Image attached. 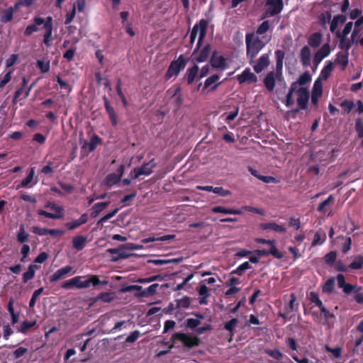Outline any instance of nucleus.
<instances>
[{
    "instance_id": "obj_1",
    "label": "nucleus",
    "mask_w": 363,
    "mask_h": 363,
    "mask_svg": "<svg viewBox=\"0 0 363 363\" xmlns=\"http://www.w3.org/2000/svg\"><path fill=\"white\" fill-rule=\"evenodd\" d=\"M53 19L52 16H48L46 19L35 16L33 19V23L26 26L24 30L25 36H30L33 33L39 30V26H43L45 33L43 35V43L48 48L52 45V30H53Z\"/></svg>"
},
{
    "instance_id": "obj_2",
    "label": "nucleus",
    "mask_w": 363,
    "mask_h": 363,
    "mask_svg": "<svg viewBox=\"0 0 363 363\" xmlns=\"http://www.w3.org/2000/svg\"><path fill=\"white\" fill-rule=\"evenodd\" d=\"M246 55L250 65L253 64V59H255L258 53L266 45L264 42L255 33H248L245 35Z\"/></svg>"
},
{
    "instance_id": "obj_3",
    "label": "nucleus",
    "mask_w": 363,
    "mask_h": 363,
    "mask_svg": "<svg viewBox=\"0 0 363 363\" xmlns=\"http://www.w3.org/2000/svg\"><path fill=\"white\" fill-rule=\"evenodd\" d=\"M208 26V21L204 18L201 19L193 26L190 33L191 45L194 43L198 33L199 34L198 42L196 43V48L194 50V55L197 54V52L201 47L202 43L206 35Z\"/></svg>"
},
{
    "instance_id": "obj_4",
    "label": "nucleus",
    "mask_w": 363,
    "mask_h": 363,
    "mask_svg": "<svg viewBox=\"0 0 363 363\" xmlns=\"http://www.w3.org/2000/svg\"><path fill=\"white\" fill-rule=\"evenodd\" d=\"M178 341L182 342L188 348L199 346L201 343L200 339L192 334L187 335L184 333H176L171 337V344L169 348L172 349L174 347Z\"/></svg>"
},
{
    "instance_id": "obj_5",
    "label": "nucleus",
    "mask_w": 363,
    "mask_h": 363,
    "mask_svg": "<svg viewBox=\"0 0 363 363\" xmlns=\"http://www.w3.org/2000/svg\"><path fill=\"white\" fill-rule=\"evenodd\" d=\"M186 63L187 61L184 56L183 55H180L177 60H173L170 63L164 76L165 79L169 80L173 76H177L180 71L184 69Z\"/></svg>"
},
{
    "instance_id": "obj_6",
    "label": "nucleus",
    "mask_w": 363,
    "mask_h": 363,
    "mask_svg": "<svg viewBox=\"0 0 363 363\" xmlns=\"http://www.w3.org/2000/svg\"><path fill=\"white\" fill-rule=\"evenodd\" d=\"M83 277H76L77 284L76 288L77 289H86L90 286H97L99 285H106L108 281L106 280L101 281L97 275H91L88 279L82 280Z\"/></svg>"
},
{
    "instance_id": "obj_7",
    "label": "nucleus",
    "mask_w": 363,
    "mask_h": 363,
    "mask_svg": "<svg viewBox=\"0 0 363 363\" xmlns=\"http://www.w3.org/2000/svg\"><path fill=\"white\" fill-rule=\"evenodd\" d=\"M211 51V45L206 43L203 48H200L197 54L194 55V52L191 54V59L194 62L201 63L206 62L210 56Z\"/></svg>"
},
{
    "instance_id": "obj_8",
    "label": "nucleus",
    "mask_w": 363,
    "mask_h": 363,
    "mask_svg": "<svg viewBox=\"0 0 363 363\" xmlns=\"http://www.w3.org/2000/svg\"><path fill=\"white\" fill-rule=\"evenodd\" d=\"M296 296L294 294L290 295L289 303L284 307L283 312H279V316L283 319L286 320L290 313L297 311L298 309V303H296Z\"/></svg>"
},
{
    "instance_id": "obj_9",
    "label": "nucleus",
    "mask_w": 363,
    "mask_h": 363,
    "mask_svg": "<svg viewBox=\"0 0 363 363\" xmlns=\"http://www.w3.org/2000/svg\"><path fill=\"white\" fill-rule=\"evenodd\" d=\"M266 13L270 16L279 14L283 9V0H267Z\"/></svg>"
},
{
    "instance_id": "obj_10",
    "label": "nucleus",
    "mask_w": 363,
    "mask_h": 363,
    "mask_svg": "<svg viewBox=\"0 0 363 363\" xmlns=\"http://www.w3.org/2000/svg\"><path fill=\"white\" fill-rule=\"evenodd\" d=\"M211 66L216 69L223 70L227 67L226 58L223 55H218V52L214 50L210 58Z\"/></svg>"
},
{
    "instance_id": "obj_11",
    "label": "nucleus",
    "mask_w": 363,
    "mask_h": 363,
    "mask_svg": "<svg viewBox=\"0 0 363 363\" xmlns=\"http://www.w3.org/2000/svg\"><path fill=\"white\" fill-rule=\"evenodd\" d=\"M269 63V53H264L258 60H255L253 59V64L252 65L255 72L258 74L267 67Z\"/></svg>"
},
{
    "instance_id": "obj_12",
    "label": "nucleus",
    "mask_w": 363,
    "mask_h": 363,
    "mask_svg": "<svg viewBox=\"0 0 363 363\" xmlns=\"http://www.w3.org/2000/svg\"><path fill=\"white\" fill-rule=\"evenodd\" d=\"M297 104L299 108L305 110L308 108L309 92L307 88L300 87L297 90Z\"/></svg>"
},
{
    "instance_id": "obj_13",
    "label": "nucleus",
    "mask_w": 363,
    "mask_h": 363,
    "mask_svg": "<svg viewBox=\"0 0 363 363\" xmlns=\"http://www.w3.org/2000/svg\"><path fill=\"white\" fill-rule=\"evenodd\" d=\"M103 101L104 108L106 109L107 114L108 115V118L111 121L112 125L116 126L118 125V118L114 108L111 106V102L106 95L103 96Z\"/></svg>"
},
{
    "instance_id": "obj_14",
    "label": "nucleus",
    "mask_w": 363,
    "mask_h": 363,
    "mask_svg": "<svg viewBox=\"0 0 363 363\" xmlns=\"http://www.w3.org/2000/svg\"><path fill=\"white\" fill-rule=\"evenodd\" d=\"M103 101L104 108L106 109L107 114L108 115V118L111 121L112 125L116 126L118 125V118L114 108L111 106V102L106 95L103 96Z\"/></svg>"
},
{
    "instance_id": "obj_15",
    "label": "nucleus",
    "mask_w": 363,
    "mask_h": 363,
    "mask_svg": "<svg viewBox=\"0 0 363 363\" xmlns=\"http://www.w3.org/2000/svg\"><path fill=\"white\" fill-rule=\"evenodd\" d=\"M239 84L253 83L257 81V76L249 68H246L240 74L237 76Z\"/></svg>"
},
{
    "instance_id": "obj_16",
    "label": "nucleus",
    "mask_w": 363,
    "mask_h": 363,
    "mask_svg": "<svg viewBox=\"0 0 363 363\" xmlns=\"http://www.w3.org/2000/svg\"><path fill=\"white\" fill-rule=\"evenodd\" d=\"M72 270V267L70 265H67L64 267L57 269L50 277V282L52 283L65 278L68 274L71 272Z\"/></svg>"
},
{
    "instance_id": "obj_17",
    "label": "nucleus",
    "mask_w": 363,
    "mask_h": 363,
    "mask_svg": "<svg viewBox=\"0 0 363 363\" xmlns=\"http://www.w3.org/2000/svg\"><path fill=\"white\" fill-rule=\"evenodd\" d=\"M323 94V84L320 79H317L313 84L312 94H311V101L312 104L315 105L318 104L319 97Z\"/></svg>"
},
{
    "instance_id": "obj_18",
    "label": "nucleus",
    "mask_w": 363,
    "mask_h": 363,
    "mask_svg": "<svg viewBox=\"0 0 363 363\" xmlns=\"http://www.w3.org/2000/svg\"><path fill=\"white\" fill-rule=\"evenodd\" d=\"M255 253L258 257H265L269 255H272L274 257L277 259H281L284 257V255L281 252H280L277 247H270V250H256Z\"/></svg>"
},
{
    "instance_id": "obj_19",
    "label": "nucleus",
    "mask_w": 363,
    "mask_h": 363,
    "mask_svg": "<svg viewBox=\"0 0 363 363\" xmlns=\"http://www.w3.org/2000/svg\"><path fill=\"white\" fill-rule=\"evenodd\" d=\"M300 61L303 67H310L311 65V51L308 45H304L300 51Z\"/></svg>"
},
{
    "instance_id": "obj_20",
    "label": "nucleus",
    "mask_w": 363,
    "mask_h": 363,
    "mask_svg": "<svg viewBox=\"0 0 363 363\" xmlns=\"http://www.w3.org/2000/svg\"><path fill=\"white\" fill-rule=\"evenodd\" d=\"M199 67L196 64L186 69L184 78L186 79L187 84L189 85L191 84L194 82L196 77L199 76Z\"/></svg>"
},
{
    "instance_id": "obj_21",
    "label": "nucleus",
    "mask_w": 363,
    "mask_h": 363,
    "mask_svg": "<svg viewBox=\"0 0 363 363\" xmlns=\"http://www.w3.org/2000/svg\"><path fill=\"white\" fill-rule=\"evenodd\" d=\"M262 230H272L277 233H286V228L282 225H279L275 222L264 223L260 225Z\"/></svg>"
},
{
    "instance_id": "obj_22",
    "label": "nucleus",
    "mask_w": 363,
    "mask_h": 363,
    "mask_svg": "<svg viewBox=\"0 0 363 363\" xmlns=\"http://www.w3.org/2000/svg\"><path fill=\"white\" fill-rule=\"evenodd\" d=\"M101 143H102L101 138L96 134H94L91 136L90 141L89 143H87V142L84 143V145L82 146V148L84 149V148H86V147H88L89 152H91L94 151L96 150V147L99 145H100Z\"/></svg>"
},
{
    "instance_id": "obj_23",
    "label": "nucleus",
    "mask_w": 363,
    "mask_h": 363,
    "mask_svg": "<svg viewBox=\"0 0 363 363\" xmlns=\"http://www.w3.org/2000/svg\"><path fill=\"white\" fill-rule=\"evenodd\" d=\"M88 220V214L87 213H83L80 218L77 220H74L71 222H69L66 223V227L70 230H73L82 225L86 223Z\"/></svg>"
},
{
    "instance_id": "obj_24",
    "label": "nucleus",
    "mask_w": 363,
    "mask_h": 363,
    "mask_svg": "<svg viewBox=\"0 0 363 363\" xmlns=\"http://www.w3.org/2000/svg\"><path fill=\"white\" fill-rule=\"evenodd\" d=\"M211 211L214 213H224V214H233V215H241L242 211L240 209H234L225 208L221 206H216L211 208Z\"/></svg>"
},
{
    "instance_id": "obj_25",
    "label": "nucleus",
    "mask_w": 363,
    "mask_h": 363,
    "mask_svg": "<svg viewBox=\"0 0 363 363\" xmlns=\"http://www.w3.org/2000/svg\"><path fill=\"white\" fill-rule=\"evenodd\" d=\"M277 74L274 72L272 71L264 79V84L269 91H272L274 89Z\"/></svg>"
},
{
    "instance_id": "obj_26",
    "label": "nucleus",
    "mask_w": 363,
    "mask_h": 363,
    "mask_svg": "<svg viewBox=\"0 0 363 363\" xmlns=\"http://www.w3.org/2000/svg\"><path fill=\"white\" fill-rule=\"evenodd\" d=\"M347 18L343 14H337L334 16L333 20L330 22V30L331 33H335L337 29L339 23L343 24L346 22Z\"/></svg>"
},
{
    "instance_id": "obj_27",
    "label": "nucleus",
    "mask_w": 363,
    "mask_h": 363,
    "mask_svg": "<svg viewBox=\"0 0 363 363\" xmlns=\"http://www.w3.org/2000/svg\"><path fill=\"white\" fill-rule=\"evenodd\" d=\"M156 167L155 159H152L150 162L144 163L142 166L135 167L136 169L143 172V175L148 176L153 172V169Z\"/></svg>"
},
{
    "instance_id": "obj_28",
    "label": "nucleus",
    "mask_w": 363,
    "mask_h": 363,
    "mask_svg": "<svg viewBox=\"0 0 363 363\" xmlns=\"http://www.w3.org/2000/svg\"><path fill=\"white\" fill-rule=\"evenodd\" d=\"M176 238L175 235H164L162 236H152L146 238H143L142 240V242L144 244H147L148 242H155V241H161L164 242L170 240H174Z\"/></svg>"
},
{
    "instance_id": "obj_29",
    "label": "nucleus",
    "mask_w": 363,
    "mask_h": 363,
    "mask_svg": "<svg viewBox=\"0 0 363 363\" xmlns=\"http://www.w3.org/2000/svg\"><path fill=\"white\" fill-rule=\"evenodd\" d=\"M323 35L319 32L312 33L308 38V43L312 48H318L322 43Z\"/></svg>"
},
{
    "instance_id": "obj_30",
    "label": "nucleus",
    "mask_w": 363,
    "mask_h": 363,
    "mask_svg": "<svg viewBox=\"0 0 363 363\" xmlns=\"http://www.w3.org/2000/svg\"><path fill=\"white\" fill-rule=\"evenodd\" d=\"M28 82V79L26 76H23L22 77L21 86L20 88H18L14 93V96H13V98L12 100V102L13 104H16V101L18 99H20L22 94H23L25 95V90L26 89Z\"/></svg>"
},
{
    "instance_id": "obj_31",
    "label": "nucleus",
    "mask_w": 363,
    "mask_h": 363,
    "mask_svg": "<svg viewBox=\"0 0 363 363\" xmlns=\"http://www.w3.org/2000/svg\"><path fill=\"white\" fill-rule=\"evenodd\" d=\"M158 287V284H153L148 286L147 289L144 290L142 289L140 291V293L137 294L135 296L138 297H148L150 296H153L157 293Z\"/></svg>"
},
{
    "instance_id": "obj_32",
    "label": "nucleus",
    "mask_w": 363,
    "mask_h": 363,
    "mask_svg": "<svg viewBox=\"0 0 363 363\" xmlns=\"http://www.w3.org/2000/svg\"><path fill=\"white\" fill-rule=\"evenodd\" d=\"M348 52H339L337 54L335 62L342 65V70H345L348 65Z\"/></svg>"
},
{
    "instance_id": "obj_33",
    "label": "nucleus",
    "mask_w": 363,
    "mask_h": 363,
    "mask_svg": "<svg viewBox=\"0 0 363 363\" xmlns=\"http://www.w3.org/2000/svg\"><path fill=\"white\" fill-rule=\"evenodd\" d=\"M109 203V201L99 202L95 203L92 207L91 216L92 218H96L103 210L108 207Z\"/></svg>"
},
{
    "instance_id": "obj_34",
    "label": "nucleus",
    "mask_w": 363,
    "mask_h": 363,
    "mask_svg": "<svg viewBox=\"0 0 363 363\" xmlns=\"http://www.w3.org/2000/svg\"><path fill=\"white\" fill-rule=\"evenodd\" d=\"M39 267L36 264H30L27 272L23 274V282L27 283L28 281L35 277V270L38 269Z\"/></svg>"
},
{
    "instance_id": "obj_35",
    "label": "nucleus",
    "mask_w": 363,
    "mask_h": 363,
    "mask_svg": "<svg viewBox=\"0 0 363 363\" xmlns=\"http://www.w3.org/2000/svg\"><path fill=\"white\" fill-rule=\"evenodd\" d=\"M86 238L83 235H77L72 239V246L77 250H82L86 245Z\"/></svg>"
},
{
    "instance_id": "obj_36",
    "label": "nucleus",
    "mask_w": 363,
    "mask_h": 363,
    "mask_svg": "<svg viewBox=\"0 0 363 363\" xmlns=\"http://www.w3.org/2000/svg\"><path fill=\"white\" fill-rule=\"evenodd\" d=\"M333 69L334 66L333 62L329 61L328 64L321 70L320 77L318 79H320V81L322 79L327 80L330 75L331 74V72H333Z\"/></svg>"
},
{
    "instance_id": "obj_37",
    "label": "nucleus",
    "mask_w": 363,
    "mask_h": 363,
    "mask_svg": "<svg viewBox=\"0 0 363 363\" xmlns=\"http://www.w3.org/2000/svg\"><path fill=\"white\" fill-rule=\"evenodd\" d=\"M352 26H353V22L350 21V22L347 23L342 31H340V30H337L335 33L336 38H342V40L344 39V38H347V35L351 32Z\"/></svg>"
},
{
    "instance_id": "obj_38",
    "label": "nucleus",
    "mask_w": 363,
    "mask_h": 363,
    "mask_svg": "<svg viewBox=\"0 0 363 363\" xmlns=\"http://www.w3.org/2000/svg\"><path fill=\"white\" fill-rule=\"evenodd\" d=\"M121 180V179L116 174L111 173L106 177L104 183L107 186H112L118 184Z\"/></svg>"
},
{
    "instance_id": "obj_39",
    "label": "nucleus",
    "mask_w": 363,
    "mask_h": 363,
    "mask_svg": "<svg viewBox=\"0 0 363 363\" xmlns=\"http://www.w3.org/2000/svg\"><path fill=\"white\" fill-rule=\"evenodd\" d=\"M238 323V320L236 318H233L224 324V327H223L224 329L230 333V339H232V337L235 335V328L236 327Z\"/></svg>"
},
{
    "instance_id": "obj_40",
    "label": "nucleus",
    "mask_w": 363,
    "mask_h": 363,
    "mask_svg": "<svg viewBox=\"0 0 363 363\" xmlns=\"http://www.w3.org/2000/svg\"><path fill=\"white\" fill-rule=\"evenodd\" d=\"M34 174V169L33 167L30 168L26 178L24 179L19 184L17 185L16 189L27 187L28 184L33 181Z\"/></svg>"
},
{
    "instance_id": "obj_41",
    "label": "nucleus",
    "mask_w": 363,
    "mask_h": 363,
    "mask_svg": "<svg viewBox=\"0 0 363 363\" xmlns=\"http://www.w3.org/2000/svg\"><path fill=\"white\" fill-rule=\"evenodd\" d=\"M351 269H360L363 267V255H359L354 257L352 262L349 264Z\"/></svg>"
},
{
    "instance_id": "obj_42",
    "label": "nucleus",
    "mask_w": 363,
    "mask_h": 363,
    "mask_svg": "<svg viewBox=\"0 0 363 363\" xmlns=\"http://www.w3.org/2000/svg\"><path fill=\"white\" fill-rule=\"evenodd\" d=\"M176 308L178 309H187L190 307L191 305V298L189 296H184L181 299H177L176 301Z\"/></svg>"
},
{
    "instance_id": "obj_43",
    "label": "nucleus",
    "mask_w": 363,
    "mask_h": 363,
    "mask_svg": "<svg viewBox=\"0 0 363 363\" xmlns=\"http://www.w3.org/2000/svg\"><path fill=\"white\" fill-rule=\"evenodd\" d=\"M264 353L277 361L282 359L284 357V354L278 349H265Z\"/></svg>"
},
{
    "instance_id": "obj_44",
    "label": "nucleus",
    "mask_w": 363,
    "mask_h": 363,
    "mask_svg": "<svg viewBox=\"0 0 363 363\" xmlns=\"http://www.w3.org/2000/svg\"><path fill=\"white\" fill-rule=\"evenodd\" d=\"M13 9L12 7H9V9L2 11L1 16V21L4 23H8L13 19Z\"/></svg>"
},
{
    "instance_id": "obj_45",
    "label": "nucleus",
    "mask_w": 363,
    "mask_h": 363,
    "mask_svg": "<svg viewBox=\"0 0 363 363\" xmlns=\"http://www.w3.org/2000/svg\"><path fill=\"white\" fill-rule=\"evenodd\" d=\"M38 214L40 216H43L45 218H52V219H61L64 217V213L55 212V213H52L47 212L42 209H39L38 211Z\"/></svg>"
},
{
    "instance_id": "obj_46",
    "label": "nucleus",
    "mask_w": 363,
    "mask_h": 363,
    "mask_svg": "<svg viewBox=\"0 0 363 363\" xmlns=\"http://www.w3.org/2000/svg\"><path fill=\"white\" fill-rule=\"evenodd\" d=\"M335 288V278L331 277L328 279L323 286L322 291L326 294H330L333 291Z\"/></svg>"
},
{
    "instance_id": "obj_47",
    "label": "nucleus",
    "mask_w": 363,
    "mask_h": 363,
    "mask_svg": "<svg viewBox=\"0 0 363 363\" xmlns=\"http://www.w3.org/2000/svg\"><path fill=\"white\" fill-rule=\"evenodd\" d=\"M181 86H177L172 95V97H175L174 103L177 108H179L183 104V97L181 94Z\"/></svg>"
},
{
    "instance_id": "obj_48",
    "label": "nucleus",
    "mask_w": 363,
    "mask_h": 363,
    "mask_svg": "<svg viewBox=\"0 0 363 363\" xmlns=\"http://www.w3.org/2000/svg\"><path fill=\"white\" fill-rule=\"evenodd\" d=\"M182 260V258L169 259H156L149 260L148 262L152 263L155 265H163V264H169V263H179Z\"/></svg>"
},
{
    "instance_id": "obj_49",
    "label": "nucleus",
    "mask_w": 363,
    "mask_h": 363,
    "mask_svg": "<svg viewBox=\"0 0 363 363\" xmlns=\"http://www.w3.org/2000/svg\"><path fill=\"white\" fill-rule=\"evenodd\" d=\"M121 86H122V80H121V79L119 78L117 80L116 92H117L118 95L119 96V97L121 99V101L123 103V106L124 107H127L128 105V101H127L124 94L122 91Z\"/></svg>"
},
{
    "instance_id": "obj_50",
    "label": "nucleus",
    "mask_w": 363,
    "mask_h": 363,
    "mask_svg": "<svg viewBox=\"0 0 363 363\" xmlns=\"http://www.w3.org/2000/svg\"><path fill=\"white\" fill-rule=\"evenodd\" d=\"M29 235L25 231L24 225H21L17 233V240L20 243H24L28 241Z\"/></svg>"
},
{
    "instance_id": "obj_51",
    "label": "nucleus",
    "mask_w": 363,
    "mask_h": 363,
    "mask_svg": "<svg viewBox=\"0 0 363 363\" xmlns=\"http://www.w3.org/2000/svg\"><path fill=\"white\" fill-rule=\"evenodd\" d=\"M334 197L330 195L325 200L319 203L317 211L320 213H325V207L334 202Z\"/></svg>"
},
{
    "instance_id": "obj_52",
    "label": "nucleus",
    "mask_w": 363,
    "mask_h": 363,
    "mask_svg": "<svg viewBox=\"0 0 363 363\" xmlns=\"http://www.w3.org/2000/svg\"><path fill=\"white\" fill-rule=\"evenodd\" d=\"M308 300L315 303L319 308L323 306L322 301L319 298L318 294L315 291H311L308 296Z\"/></svg>"
},
{
    "instance_id": "obj_53",
    "label": "nucleus",
    "mask_w": 363,
    "mask_h": 363,
    "mask_svg": "<svg viewBox=\"0 0 363 363\" xmlns=\"http://www.w3.org/2000/svg\"><path fill=\"white\" fill-rule=\"evenodd\" d=\"M326 239V235L325 233L316 232L314 235L312 245H322Z\"/></svg>"
},
{
    "instance_id": "obj_54",
    "label": "nucleus",
    "mask_w": 363,
    "mask_h": 363,
    "mask_svg": "<svg viewBox=\"0 0 363 363\" xmlns=\"http://www.w3.org/2000/svg\"><path fill=\"white\" fill-rule=\"evenodd\" d=\"M340 40L339 48L345 50V52H348L350 48L352 47V45L355 43V41L351 38L350 40H347V38H338Z\"/></svg>"
},
{
    "instance_id": "obj_55",
    "label": "nucleus",
    "mask_w": 363,
    "mask_h": 363,
    "mask_svg": "<svg viewBox=\"0 0 363 363\" xmlns=\"http://www.w3.org/2000/svg\"><path fill=\"white\" fill-rule=\"evenodd\" d=\"M251 268L250 264L248 262H245L244 263L241 264L240 266H238L235 269L233 270L231 272L232 274H238V275H242V273L247 270Z\"/></svg>"
},
{
    "instance_id": "obj_56",
    "label": "nucleus",
    "mask_w": 363,
    "mask_h": 363,
    "mask_svg": "<svg viewBox=\"0 0 363 363\" xmlns=\"http://www.w3.org/2000/svg\"><path fill=\"white\" fill-rule=\"evenodd\" d=\"M354 103L352 101L345 99L340 103V106L344 110V112L349 113L354 107Z\"/></svg>"
},
{
    "instance_id": "obj_57",
    "label": "nucleus",
    "mask_w": 363,
    "mask_h": 363,
    "mask_svg": "<svg viewBox=\"0 0 363 363\" xmlns=\"http://www.w3.org/2000/svg\"><path fill=\"white\" fill-rule=\"evenodd\" d=\"M36 324V321H28V320H24L21 325V327L20 328L18 329V332L20 333H26L27 331L33 328V326H35Z\"/></svg>"
},
{
    "instance_id": "obj_58",
    "label": "nucleus",
    "mask_w": 363,
    "mask_h": 363,
    "mask_svg": "<svg viewBox=\"0 0 363 363\" xmlns=\"http://www.w3.org/2000/svg\"><path fill=\"white\" fill-rule=\"evenodd\" d=\"M355 130L359 138H362V145H363V121L360 118L355 121Z\"/></svg>"
},
{
    "instance_id": "obj_59",
    "label": "nucleus",
    "mask_w": 363,
    "mask_h": 363,
    "mask_svg": "<svg viewBox=\"0 0 363 363\" xmlns=\"http://www.w3.org/2000/svg\"><path fill=\"white\" fill-rule=\"evenodd\" d=\"M337 253L335 251H330L324 257L325 262L328 265H333L335 263Z\"/></svg>"
},
{
    "instance_id": "obj_60",
    "label": "nucleus",
    "mask_w": 363,
    "mask_h": 363,
    "mask_svg": "<svg viewBox=\"0 0 363 363\" xmlns=\"http://www.w3.org/2000/svg\"><path fill=\"white\" fill-rule=\"evenodd\" d=\"M269 28V23L268 21H263L257 28L255 31V35H263L264 34Z\"/></svg>"
},
{
    "instance_id": "obj_61",
    "label": "nucleus",
    "mask_w": 363,
    "mask_h": 363,
    "mask_svg": "<svg viewBox=\"0 0 363 363\" xmlns=\"http://www.w3.org/2000/svg\"><path fill=\"white\" fill-rule=\"evenodd\" d=\"M43 290H44V288L40 287L33 292V294L31 296V298L30 300V302H29L30 308H33L35 306L38 296L43 293Z\"/></svg>"
},
{
    "instance_id": "obj_62",
    "label": "nucleus",
    "mask_w": 363,
    "mask_h": 363,
    "mask_svg": "<svg viewBox=\"0 0 363 363\" xmlns=\"http://www.w3.org/2000/svg\"><path fill=\"white\" fill-rule=\"evenodd\" d=\"M297 81L301 86L306 85L311 82V76L309 74V72H305L304 73L300 75Z\"/></svg>"
},
{
    "instance_id": "obj_63",
    "label": "nucleus",
    "mask_w": 363,
    "mask_h": 363,
    "mask_svg": "<svg viewBox=\"0 0 363 363\" xmlns=\"http://www.w3.org/2000/svg\"><path fill=\"white\" fill-rule=\"evenodd\" d=\"M97 298L99 300L102 301L103 302L110 303V302H111L113 300L114 297H113L112 293H110V292H102V293H100L98 295Z\"/></svg>"
},
{
    "instance_id": "obj_64",
    "label": "nucleus",
    "mask_w": 363,
    "mask_h": 363,
    "mask_svg": "<svg viewBox=\"0 0 363 363\" xmlns=\"http://www.w3.org/2000/svg\"><path fill=\"white\" fill-rule=\"evenodd\" d=\"M320 313L323 315L325 321H328L330 319H335V315L333 313L330 312L329 310L326 308V307L323 305L320 308Z\"/></svg>"
}]
</instances>
